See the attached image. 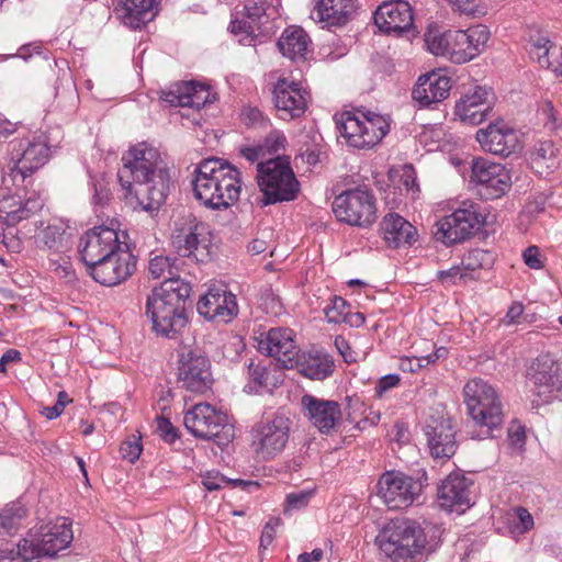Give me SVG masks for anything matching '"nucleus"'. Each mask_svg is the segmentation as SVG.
I'll use <instances>...</instances> for the list:
<instances>
[{
  "instance_id": "obj_1",
  "label": "nucleus",
  "mask_w": 562,
  "mask_h": 562,
  "mask_svg": "<svg viewBox=\"0 0 562 562\" xmlns=\"http://www.w3.org/2000/svg\"><path fill=\"white\" fill-rule=\"evenodd\" d=\"M117 179L124 199L135 210L157 211L170 190V168L165 156L153 144L140 142L122 155Z\"/></svg>"
},
{
  "instance_id": "obj_2",
  "label": "nucleus",
  "mask_w": 562,
  "mask_h": 562,
  "mask_svg": "<svg viewBox=\"0 0 562 562\" xmlns=\"http://www.w3.org/2000/svg\"><path fill=\"white\" fill-rule=\"evenodd\" d=\"M441 533L437 526L423 528L415 520L395 519L384 526L375 542L386 562H422L438 547Z\"/></svg>"
},
{
  "instance_id": "obj_3",
  "label": "nucleus",
  "mask_w": 562,
  "mask_h": 562,
  "mask_svg": "<svg viewBox=\"0 0 562 562\" xmlns=\"http://www.w3.org/2000/svg\"><path fill=\"white\" fill-rule=\"evenodd\" d=\"M194 198L211 210H226L240 194L238 170L217 158L199 162L191 180Z\"/></svg>"
},
{
  "instance_id": "obj_4",
  "label": "nucleus",
  "mask_w": 562,
  "mask_h": 562,
  "mask_svg": "<svg viewBox=\"0 0 562 562\" xmlns=\"http://www.w3.org/2000/svg\"><path fill=\"white\" fill-rule=\"evenodd\" d=\"M74 540L72 521L58 517L53 521L32 527L15 546L0 550V562H36L44 557H55Z\"/></svg>"
},
{
  "instance_id": "obj_5",
  "label": "nucleus",
  "mask_w": 562,
  "mask_h": 562,
  "mask_svg": "<svg viewBox=\"0 0 562 562\" xmlns=\"http://www.w3.org/2000/svg\"><path fill=\"white\" fill-rule=\"evenodd\" d=\"M191 293L189 282L180 278L164 280L146 299V316L153 329L164 337L173 338L187 325L186 303Z\"/></svg>"
},
{
  "instance_id": "obj_6",
  "label": "nucleus",
  "mask_w": 562,
  "mask_h": 562,
  "mask_svg": "<svg viewBox=\"0 0 562 562\" xmlns=\"http://www.w3.org/2000/svg\"><path fill=\"white\" fill-rule=\"evenodd\" d=\"M488 38L487 27L477 24L465 30H428L425 33V45L432 55L460 65L477 57L484 50Z\"/></svg>"
},
{
  "instance_id": "obj_7",
  "label": "nucleus",
  "mask_w": 562,
  "mask_h": 562,
  "mask_svg": "<svg viewBox=\"0 0 562 562\" xmlns=\"http://www.w3.org/2000/svg\"><path fill=\"white\" fill-rule=\"evenodd\" d=\"M463 396L468 414L479 428L477 434L472 437H494V430L501 429L504 423L503 403L495 387L483 379L475 378L464 385Z\"/></svg>"
},
{
  "instance_id": "obj_8",
  "label": "nucleus",
  "mask_w": 562,
  "mask_h": 562,
  "mask_svg": "<svg viewBox=\"0 0 562 562\" xmlns=\"http://www.w3.org/2000/svg\"><path fill=\"white\" fill-rule=\"evenodd\" d=\"M8 156L12 167L2 177V183L10 190V184L18 188L20 183L32 186V175L47 162L50 147L45 135L30 134L9 142Z\"/></svg>"
},
{
  "instance_id": "obj_9",
  "label": "nucleus",
  "mask_w": 562,
  "mask_h": 562,
  "mask_svg": "<svg viewBox=\"0 0 562 562\" xmlns=\"http://www.w3.org/2000/svg\"><path fill=\"white\" fill-rule=\"evenodd\" d=\"M257 182L262 193L259 200L262 206L292 201L300 191V183L285 156L267 158L266 162H259Z\"/></svg>"
},
{
  "instance_id": "obj_10",
  "label": "nucleus",
  "mask_w": 562,
  "mask_h": 562,
  "mask_svg": "<svg viewBox=\"0 0 562 562\" xmlns=\"http://www.w3.org/2000/svg\"><path fill=\"white\" fill-rule=\"evenodd\" d=\"M336 126L346 144L357 149L375 147L390 132L389 120L371 111L342 112Z\"/></svg>"
},
{
  "instance_id": "obj_11",
  "label": "nucleus",
  "mask_w": 562,
  "mask_h": 562,
  "mask_svg": "<svg viewBox=\"0 0 562 562\" xmlns=\"http://www.w3.org/2000/svg\"><path fill=\"white\" fill-rule=\"evenodd\" d=\"M183 424L194 437L227 447L235 437V427L228 416L209 403L195 404L183 418Z\"/></svg>"
},
{
  "instance_id": "obj_12",
  "label": "nucleus",
  "mask_w": 562,
  "mask_h": 562,
  "mask_svg": "<svg viewBox=\"0 0 562 562\" xmlns=\"http://www.w3.org/2000/svg\"><path fill=\"white\" fill-rule=\"evenodd\" d=\"M485 221L480 204L462 201L451 214L437 222L434 235L445 245L462 243L480 232Z\"/></svg>"
},
{
  "instance_id": "obj_13",
  "label": "nucleus",
  "mask_w": 562,
  "mask_h": 562,
  "mask_svg": "<svg viewBox=\"0 0 562 562\" xmlns=\"http://www.w3.org/2000/svg\"><path fill=\"white\" fill-rule=\"evenodd\" d=\"M274 14L276 9L267 0H245L243 8L233 14L229 31L241 36V44L251 45L256 37L269 33Z\"/></svg>"
},
{
  "instance_id": "obj_14",
  "label": "nucleus",
  "mask_w": 562,
  "mask_h": 562,
  "mask_svg": "<svg viewBox=\"0 0 562 562\" xmlns=\"http://www.w3.org/2000/svg\"><path fill=\"white\" fill-rule=\"evenodd\" d=\"M423 483L400 471L384 472L376 484L378 495L389 509H404L419 504L423 493Z\"/></svg>"
},
{
  "instance_id": "obj_15",
  "label": "nucleus",
  "mask_w": 562,
  "mask_h": 562,
  "mask_svg": "<svg viewBox=\"0 0 562 562\" xmlns=\"http://www.w3.org/2000/svg\"><path fill=\"white\" fill-rule=\"evenodd\" d=\"M333 212L340 222L367 227L376 218L375 198L369 190H347L335 198Z\"/></svg>"
},
{
  "instance_id": "obj_16",
  "label": "nucleus",
  "mask_w": 562,
  "mask_h": 562,
  "mask_svg": "<svg viewBox=\"0 0 562 562\" xmlns=\"http://www.w3.org/2000/svg\"><path fill=\"white\" fill-rule=\"evenodd\" d=\"M291 420L276 413L258 422L252 428V446L265 459H271L283 451L289 440Z\"/></svg>"
},
{
  "instance_id": "obj_17",
  "label": "nucleus",
  "mask_w": 562,
  "mask_h": 562,
  "mask_svg": "<svg viewBox=\"0 0 562 562\" xmlns=\"http://www.w3.org/2000/svg\"><path fill=\"white\" fill-rule=\"evenodd\" d=\"M121 237L125 238L123 232L120 233L104 225L94 226L87 231L78 243L79 255L86 267L95 265V262L126 246L127 244L121 240Z\"/></svg>"
},
{
  "instance_id": "obj_18",
  "label": "nucleus",
  "mask_w": 562,
  "mask_h": 562,
  "mask_svg": "<svg viewBox=\"0 0 562 562\" xmlns=\"http://www.w3.org/2000/svg\"><path fill=\"white\" fill-rule=\"evenodd\" d=\"M29 184L20 183V187H13V193L10 190L2 188V195L0 198V221L8 226H14L23 220H27L32 215L42 210L44 202L40 195L33 191L29 192Z\"/></svg>"
},
{
  "instance_id": "obj_19",
  "label": "nucleus",
  "mask_w": 562,
  "mask_h": 562,
  "mask_svg": "<svg viewBox=\"0 0 562 562\" xmlns=\"http://www.w3.org/2000/svg\"><path fill=\"white\" fill-rule=\"evenodd\" d=\"M136 269V258L124 246L113 255L87 268L92 279L105 286H114L126 281Z\"/></svg>"
},
{
  "instance_id": "obj_20",
  "label": "nucleus",
  "mask_w": 562,
  "mask_h": 562,
  "mask_svg": "<svg viewBox=\"0 0 562 562\" xmlns=\"http://www.w3.org/2000/svg\"><path fill=\"white\" fill-rule=\"evenodd\" d=\"M529 382L540 401L549 403L562 390V363L550 355L539 356L530 368Z\"/></svg>"
},
{
  "instance_id": "obj_21",
  "label": "nucleus",
  "mask_w": 562,
  "mask_h": 562,
  "mask_svg": "<svg viewBox=\"0 0 562 562\" xmlns=\"http://www.w3.org/2000/svg\"><path fill=\"white\" fill-rule=\"evenodd\" d=\"M471 169L472 181L482 187L487 199L501 198L512 187L510 172L502 164L486 158H475Z\"/></svg>"
},
{
  "instance_id": "obj_22",
  "label": "nucleus",
  "mask_w": 562,
  "mask_h": 562,
  "mask_svg": "<svg viewBox=\"0 0 562 562\" xmlns=\"http://www.w3.org/2000/svg\"><path fill=\"white\" fill-rule=\"evenodd\" d=\"M196 311L206 321L227 324L238 314L236 295L222 286L210 288L199 299Z\"/></svg>"
},
{
  "instance_id": "obj_23",
  "label": "nucleus",
  "mask_w": 562,
  "mask_h": 562,
  "mask_svg": "<svg viewBox=\"0 0 562 562\" xmlns=\"http://www.w3.org/2000/svg\"><path fill=\"white\" fill-rule=\"evenodd\" d=\"M210 360L194 350L182 352L178 378L182 386L193 393H204L212 385Z\"/></svg>"
},
{
  "instance_id": "obj_24",
  "label": "nucleus",
  "mask_w": 562,
  "mask_h": 562,
  "mask_svg": "<svg viewBox=\"0 0 562 562\" xmlns=\"http://www.w3.org/2000/svg\"><path fill=\"white\" fill-rule=\"evenodd\" d=\"M301 411L311 425L324 435H330L342 416L338 402L312 394H304L301 397Z\"/></svg>"
},
{
  "instance_id": "obj_25",
  "label": "nucleus",
  "mask_w": 562,
  "mask_h": 562,
  "mask_svg": "<svg viewBox=\"0 0 562 562\" xmlns=\"http://www.w3.org/2000/svg\"><path fill=\"white\" fill-rule=\"evenodd\" d=\"M308 92L299 82L281 78L273 88V102L278 116L291 121L302 116L307 108Z\"/></svg>"
},
{
  "instance_id": "obj_26",
  "label": "nucleus",
  "mask_w": 562,
  "mask_h": 562,
  "mask_svg": "<svg viewBox=\"0 0 562 562\" xmlns=\"http://www.w3.org/2000/svg\"><path fill=\"white\" fill-rule=\"evenodd\" d=\"M481 147L493 155L508 157L520 149L518 133L504 120L490 123L486 128L476 132Z\"/></svg>"
},
{
  "instance_id": "obj_27",
  "label": "nucleus",
  "mask_w": 562,
  "mask_h": 562,
  "mask_svg": "<svg viewBox=\"0 0 562 562\" xmlns=\"http://www.w3.org/2000/svg\"><path fill=\"white\" fill-rule=\"evenodd\" d=\"M473 481L464 474L451 473L438 486L440 505L457 513H464L473 504Z\"/></svg>"
},
{
  "instance_id": "obj_28",
  "label": "nucleus",
  "mask_w": 562,
  "mask_h": 562,
  "mask_svg": "<svg viewBox=\"0 0 562 562\" xmlns=\"http://www.w3.org/2000/svg\"><path fill=\"white\" fill-rule=\"evenodd\" d=\"M258 349L276 358L286 369L293 366L300 352L293 330L284 327H273L262 334L258 341Z\"/></svg>"
},
{
  "instance_id": "obj_29",
  "label": "nucleus",
  "mask_w": 562,
  "mask_h": 562,
  "mask_svg": "<svg viewBox=\"0 0 562 562\" xmlns=\"http://www.w3.org/2000/svg\"><path fill=\"white\" fill-rule=\"evenodd\" d=\"M374 23L385 34H402L413 26V9L405 0L383 2L374 12Z\"/></svg>"
},
{
  "instance_id": "obj_30",
  "label": "nucleus",
  "mask_w": 562,
  "mask_h": 562,
  "mask_svg": "<svg viewBox=\"0 0 562 562\" xmlns=\"http://www.w3.org/2000/svg\"><path fill=\"white\" fill-rule=\"evenodd\" d=\"M211 91L205 83L182 81L171 85L161 92V100L171 106H188L200 110L212 102Z\"/></svg>"
},
{
  "instance_id": "obj_31",
  "label": "nucleus",
  "mask_w": 562,
  "mask_h": 562,
  "mask_svg": "<svg viewBox=\"0 0 562 562\" xmlns=\"http://www.w3.org/2000/svg\"><path fill=\"white\" fill-rule=\"evenodd\" d=\"M113 12L126 26L138 30L159 12L160 0H114Z\"/></svg>"
},
{
  "instance_id": "obj_32",
  "label": "nucleus",
  "mask_w": 562,
  "mask_h": 562,
  "mask_svg": "<svg viewBox=\"0 0 562 562\" xmlns=\"http://www.w3.org/2000/svg\"><path fill=\"white\" fill-rule=\"evenodd\" d=\"M451 89L450 78L438 72H429L418 78L412 97L420 106H429L443 101Z\"/></svg>"
},
{
  "instance_id": "obj_33",
  "label": "nucleus",
  "mask_w": 562,
  "mask_h": 562,
  "mask_svg": "<svg viewBox=\"0 0 562 562\" xmlns=\"http://www.w3.org/2000/svg\"><path fill=\"white\" fill-rule=\"evenodd\" d=\"M488 95L490 91L486 88L476 86L456 103L454 114L470 125L481 124L491 111Z\"/></svg>"
},
{
  "instance_id": "obj_34",
  "label": "nucleus",
  "mask_w": 562,
  "mask_h": 562,
  "mask_svg": "<svg viewBox=\"0 0 562 562\" xmlns=\"http://www.w3.org/2000/svg\"><path fill=\"white\" fill-rule=\"evenodd\" d=\"M355 12L356 0H319L311 12V19L329 29L347 24Z\"/></svg>"
},
{
  "instance_id": "obj_35",
  "label": "nucleus",
  "mask_w": 562,
  "mask_h": 562,
  "mask_svg": "<svg viewBox=\"0 0 562 562\" xmlns=\"http://www.w3.org/2000/svg\"><path fill=\"white\" fill-rule=\"evenodd\" d=\"M427 442L435 459H450L457 451L456 431L449 419L434 420L425 428Z\"/></svg>"
},
{
  "instance_id": "obj_36",
  "label": "nucleus",
  "mask_w": 562,
  "mask_h": 562,
  "mask_svg": "<svg viewBox=\"0 0 562 562\" xmlns=\"http://www.w3.org/2000/svg\"><path fill=\"white\" fill-rule=\"evenodd\" d=\"M383 239L391 248L412 246L417 239V229L396 213L386 214L380 223Z\"/></svg>"
},
{
  "instance_id": "obj_37",
  "label": "nucleus",
  "mask_w": 562,
  "mask_h": 562,
  "mask_svg": "<svg viewBox=\"0 0 562 562\" xmlns=\"http://www.w3.org/2000/svg\"><path fill=\"white\" fill-rule=\"evenodd\" d=\"M198 231L199 225L193 223L177 226L171 234V244L181 257L203 262L209 257V254L206 246L201 245Z\"/></svg>"
},
{
  "instance_id": "obj_38",
  "label": "nucleus",
  "mask_w": 562,
  "mask_h": 562,
  "mask_svg": "<svg viewBox=\"0 0 562 562\" xmlns=\"http://www.w3.org/2000/svg\"><path fill=\"white\" fill-rule=\"evenodd\" d=\"M334 368V361L328 355L299 352L289 369H296L307 379L323 381L333 374Z\"/></svg>"
},
{
  "instance_id": "obj_39",
  "label": "nucleus",
  "mask_w": 562,
  "mask_h": 562,
  "mask_svg": "<svg viewBox=\"0 0 562 562\" xmlns=\"http://www.w3.org/2000/svg\"><path fill=\"white\" fill-rule=\"evenodd\" d=\"M310 45L308 34L297 26L285 29L278 41V47L282 55L292 60L306 59Z\"/></svg>"
},
{
  "instance_id": "obj_40",
  "label": "nucleus",
  "mask_w": 562,
  "mask_h": 562,
  "mask_svg": "<svg viewBox=\"0 0 562 562\" xmlns=\"http://www.w3.org/2000/svg\"><path fill=\"white\" fill-rule=\"evenodd\" d=\"M250 390L263 389L271 392L283 383V374L276 367H267L262 362L250 361L248 364Z\"/></svg>"
},
{
  "instance_id": "obj_41",
  "label": "nucleus",
  "mask_w": 562,
  "mask_h": 562,
  "mask_svg": "<svg viewBox=\"0 0 562 562\" xmlns=\"http://www.w3.org/2000/svg\"><path fill=\"white\" fill-rule=\"evenodd\" d=\"M529 159L537 173H550L559 166L558 148L552 140H539L530 150Z\"/></svg>"
},
{
  "instance_id": "obj_42",
  "label": "nucleus",
  "mask_w": 562,
  "mask_h": 562,
  "mask_svg": "<svg viewBox=\"0 0 562 562\" xmlns=\"http://www.w3.org/2000/svg\"><path fill=\"white\" fill-rule=\"evenodd\" d=\"M27 517V508L20 501L7 504L0 510V533L12 535Z\"/></svg>"
},
{
  "instance_id": "obj_43",
  "label": "nucleus",
  "mask_w": 562,
  "mask_h": 562,
  "mask_svg": "<svg viewBox=\"0 0 562 562\" xmlns=\"http://www.w3.org/2000/svg\"><path fill=\"white\" fill-rule=\"evenodd\" d=\"M178 271L177 259L170 256L157 255L148 262V272L154 279L179 278Z\"/></svg>"
},
{
  "instance_id": "obj_44",
  "label": "nucleus",
  "mask_w": 562,
  "mask_h": 562,
  "mask_svg": "<svg viewBox=\"0 0 562 562\" xmlns=\"http://www.w3.org/2000/svg\"><path fill=\"white\" fill-rule=\"evenodd\" d=\"M495 262V254L491 250L480 248L469 250L462 258L461 265L463 269L475 271L479 269H490Z\"/></svg>"
},
{
  "instance_id": "obj_45",
  "label": "nucleus",
  "mask_w": 562,
  "mask_h": 562,
  "mask_svg": "<svg viewBox=\"0 0 562 562\" xmlns=\"http://www.w3.org/2000/svg\"><path fill=\"white\" fill-rule=\"evenodd\" d=\"M529 46L531 57L536 59L541 67L549 69L552 66L549 54L553 49V44L549 37L542 34L531 36Z\"/></svg>"
},
{
  "instance_id": "obj_46",
  "label": "nucleus",
  "mask_w": 562,
  "mask_h": 562,
  "mask_svg": "<svg viewBox=\"0 0 562 562\" xmlns=\"http://www.w3.org/2000/svg\"><path fill=\"white\" fill-rule=\"evenodd\" d=\"M64 231L56 225H48L35 235L38 248L58 250L63 246Z\"/></svg>"
},
{
  "instance_id": "obj_47",
  "label": "nucleus",
  "mask_w": 562,
  "mask_h": 562,
  "mask_svg": "<svg viewBox=\"0 0 562 562\" xmlns=\"http://www.w3.org/2000/svg\"><path fill=\"white\" fill-rule=\"evenodd\" d=\"M350 305L341 296H333L330 303L324 308L325 317L329 323H342Z\"/></svg>"
},
{
  "instance_id": "obj_48",
  "label": "nucleus",
  "mask_w": 562,
  "mask_h": 562,
  "mask_svg": "<svg viewBox=\"0 0 562 562\" xmlns=\"http://www.w3.org/2000/svg\"><path fill=\"white\" fill-rule=\"evenodd\" d=\"M204 487L207 490V491H216V490H220L222 488L224 485H227V484H238V485H244V486H254V487H258V483H255V482H246V481H243V480H234V481H229V480H226L223 475H220L218 473H207L204 477H203V481H202Z\"/></svg>"
},
{
  "instance_id": "obj_49",
  "label": "nucleus",
  "mask_w": 562,
  "mask_h": 562,
  "mask_svg": "<svg viewBox=\"0 0 562 562\" xmlns=\"http://www.w3.org/2000/svg\"><path fill=\"white\" fill-rule=\"evenodd\" d=\"M438 280L446 286L457 284L460 281H465L469 278V273L463 266H452L447 270H440L437 272Z\"/></svg>"
},
{
  "instance_id": "obj_50",
  "label": "nucleus",
  "mask_w": 562,
  "mask_h": 562,
  "mask_svg": "<svg viewBox=\"0 0 562 562\" xmlns=\"http://www.w3.org/2000/svg\"><path fill=\"white\" fill-rule=\"evenodd\" d=\"M286 143V138L283 133L279 131H272L265 138L262 144H259L263 148L266 158L271 155H276L279 150L283 149Z\"/></svg>"
},
{
  "instance_id": "obj_51",
  "label": "nucleus",
  "mask_w": 562,
  "mask_h": 562,
  "mask_svg": "<svg viewBox=\"0 0 562 562\" xmlns=\"http://www.w3.org/2000/svg\"><path fill=\"white\" fill-rule=\"evenodd\" d=\"M90 179L93 189V202L94 204L103 205L110 198L109 183L104 175L91 176Z\"/></svg>"
},
{
  "instance_id": "obj_52",
  "label": "nucleus",
  "mask_w": 562,
  "mask_h": 562,
  "mask_svg": "<svg viewBox=\"0 0 562 562\" xmlns=\"http://www.w3.org/2000/svg\"><path fill=\"white\" fill-rule=\"evenodd\" d=\"M142 451L143 446L140 438H136L135 436L124 440L120 446L121 457L132 463L139 458Z\"/></svg>"
},
{
  "instance_id": "obj_53",
  "label": "nucleus",
  "mask_w": 562,
  "mask_h": 562,
  "mask_svg": "<svg viewBox=\"0 0 562 562\" xmlns=\"http://www.w3.org/2000/svg\"><path fill=\"white\" fill-rule=\"evenodd\" d=\"M507 441L513 450L521 452L526 445L525 427L518 423H513L508 428Z\"/></svg>"
},
{
  "instance_id": "obj_54",
  "label": "nucleus",
  "mask_w": 562,
  "mask_h": 562,
  "mask_svg": "<svg viewBox=\"0 0 562 562\" xmlns=\"http://www.w3.org/2000/svg\"><path fill=\"white\" fill-rule=\"evenodd\" d=\"M451 9L460 15L474 16L480 13V0H446Z\"/></svg>"
},
{
  "instance_id": "obj_55",
  "label": "nucleus",
  "mask_w": 562,
  "mask_h": 562,
  "mask_svg": "<svg viewBox=\"0 0 562 562\" xmlns=\"http://www.w3.org/2000/svg\"><path fill=\"white\" fill-rule=\"evenodd\" d=\"M243 122L250 127H267L269 121L263 116L262 112L257 108L247 106L241 112Z\"/></svg>"
},
{
  "instance_id": "obj_56",
  "label": "nucleus",
  "mask_w": 562,
  "mask_h": 562,
  "mask_svg": "<svg viewBox=\"0 0 562 562\" xmlns=\"http://www.w3.org/2000/svg\"><path fill=\"white\" fill-rule=\"evenodd\" d=\"M157 430L159 431L160 437L169 443L175 442L179 437L177 428L168 418L162 416L157 417Z\"/></svg>"
},
{
  "instance_id": "obj_57",
  "label": "nucleus",
  "mask_w": 562,
  "mask_h": 562,
  "mask_svg": "<svg viewBox=\"0 0 562 562\" xmlns=\"http://www.w3.org/2000/svg\"><path fill=\"white\" fill-rule=\"evenodd\" d=\"M522 259L530 269H541L543 267L542 256L537 246H529L522 251Z\"/></svg>"
},
{
  "instance_id": "obj_58",
  "label": "nucleus",
  "mask_w": 562,
  "mask_h": 562,
  "mask_svg": "<svg viewBox=\"0 0 562 562\" xmlns=\"http://www.w3.org/2000/svg\"><path fill=\"white\" fill-rule=\"evenodd\" d=\"M401 382V378L398 374H386L379 379L375 385V395L378 397H382L384 393L390 391L393 387H396Z\"/></svg>"
},
{
  "instance_id": "obj_59",
  "label": "nucleus",
  "mask_w": 562,
  "mask_h": 562,
  "mask_svg": "<svg viewBox=\"0 0 562 562\" xmlns=\"http://www.w3.org/2000/svg\"><path fill=\"white\" fill-rule=\"evenodd\" d=\"M515 518L518 520V522L515 524V527L520 533H524L533 527V518L524 507L515 509Z\"/></svg>"
},
{
  "instance_id": "obj_60",
  "label": "nucleus",
  "mask_w": 562,
  "mask_h": 562,
  "mask_svg": "<svg viewBox=\"0 0 562 562\" xmlns=\"http://www.w3.org/2000/svg\"><path fill=\"white\" fill-rule=\"evenodd\" d=\"M280 525V519H270L260 536V548L267 549L276 537V527Z\"/></svg>"
},
{
  "instance_id": "obj_61",
  "label": "nucleus",
  "mask_w": 562,
  "mask_h": 562,
  "mask_svg": "<svg viewBox=\"0 0 562 562\" xmlns=\"http://www.w3.org/2000/svg\"><path fill=\"white\" fill-rule=\"evenodd\" d=\"M239 154L250 164L257 162L258 165L259 162H266L263 160L266 159L263 148H261L260 145L241 147Z\"/></svg>"
},
{
  "instance_id": "obj_62",
  "label": "nucleus",
  "mask_w": 562,
  "mask_h": 562,
  "mask_svg": "<svg viewBox=\"0 0 562 562\" xmlns=\"http://www.w3.org/2000/svg\"><path fill=\"white\" fill-rule=\"evenodd\" d=\"M312 493L306 491H301L297 493H290L286 496V504L289 507L293 509H300L307 505Z\"/></svg>"
},
{
  "instance_id": "obj_63",
  "label": "nucleus",
  "mask_w": 562,
  "mask_h": 562,
  "mask_svg": "<svg viewBox=\"0 0 562 562\" xmlns=\"http://www.w3.org/2000/svg\"><path fill=\"white\" fill-rule=\"evenodd\" d=\"M524 313V305L521 303H513L508 308L506 315L503 317L502 323L506 326L513 325L518 322V318Z\"/></svg>"
},
{
  "instance_id": "obj_64",
  "label": "nucleus",
  "mask_w": 562,
  "mask_h": 562,
  "mask_svg": "<svg viewBox=\"0 0 562 562\" xmlns=\"http://www.w3.org/2000/svg\"><path fill=\"white\" fill-rule=\"evenodd\" d=\"M447 355H448V350L445 347H440L428 356L417 358L416 359L417 367L418 368L427 367L430 363H435L438 359L445 358Z\"/></svg>"
}]
</instances>
